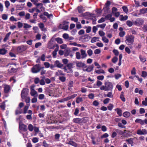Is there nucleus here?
Wrapping results in <instances>:
<instances>
[{
	"mask_svg": "<svg viewBox=\"0 0 147 147\" xmlns=\"http://www.w3.org/2000/svg\"><path fill=\"white\" fill-rule=\"evenodd\" d=\"M68 144H70L75 147H76L78 146L77 144L74 142L72 141H70L68 143Z\"/></svg>",
	"mask_w": 147,
	"mask_h": 147,
	"instance_id": "2f4dec72",
	"label": "nucleus"
},
{
	"mask_svg": "<svg viewBox=\"0 0 147 147\" xmlns=\"http://www.w3.org/2000/svg\"><path fill=\"white\" fill-rule=\"evenodd\" d=\"M53 117H50V119L48 120V123H55V121L53 120Z\"/></svg>",
	"mask_w": 147,
	"mask_h": 147,
	"instance_id": "bb28decb",
	"label": "nucleus"
},
{
	"mask_svg": "<svg viewBox=\"0 0 147 147\" xmlns=\"http://www.w3.org/2000/svg\"><path fill=\"white\" fill-rule=\"evenodd\" d=\"M7 52V51L5 49H0V55H4Z\"/></svg>",
	"mask_w": 147,
	"mask_h": 147,
	"instance_id": "c85d7f7f",
	"label": "nucleus"
},
{
	"mask_svg": "<svg viewBox=\"0 0 147 147\" xmlns=\"http://www.w3.org/2000/svg\"><path fill=\"white\" fill-rule=\"evenodd\" d=\"M78 11L79 13H81L84 10L83 9V7L82 6L79 7L78 8Z\"/></svg>",
	"mask_w": 147,
	"mask_h": 147,
	"instance_id": "79ce46f5",
	"label": "nucleus"
},
{
	"mask_svg": "<svg viewBox=\"0 0 147 147\" xmlns=\"http://www.w3.org/2000/svg\"><path fill=\"white\" fill-rule=\"evenodd\" d=\"M134 36L132 35H128L125 36V43L128 45H131L133 44L134 40Z\"/></svg>",
	"mask_w": 147,
	"mask_h": 147,
	"instance_id": "f03ea898",
	"label": "nucleus"
},
{
	"mask_svg": "<svg viewBox=\"0 0 147 147\" xmlns=\"http://www.w3.org/2000/svg\"><path fill=\"white\" fill-rule=\"evenodd\" d=\"M82 99L81 97H78L77 98L76 102L77 103H79L82 102Z\"/></svg>",
	"mask_w": 147,
	"mask_h": 147,
	"instance_id": "6e6d98bb",
	"label": "nucleus"
},
{
	"mask_svg": "<svg viewBox=\"0 0 147 147\" xmlns=\"http://www.w3.org/2000/svg\"><path fill=\"white\" fill-rule=\"evenodd\" d=\"M30 104H27V106L24 107V111L22 112V111H20L18 110H17L16 111V114H18L20 113H23L24 114H26L27 112V111L29 107L30 106Z\"/></svg>",
	"mask_w": 147,
	"mask_h": 147,
	"instance_id": "39448f33",
	"label": "nucleus"
},
{
	"mask_svg": "<svg viewBox=\"0 0 147 147\" xmlns=\"http://www.w3.org/2000/svg\"><path fill=\"white\" fill-rule=\"evenodd\" d=\"M31 26L30 25L26 23L24 24V28H29L31 27Z\"/></svg>",
	"mask_w": 147,
	"mask_h": 147,
	"instance_id": "5fc2aeb1",
	"label": "nucleus"
},
{
	"mask_svg": "<svg viewBox=\"0 0 147 147\" xmlns=\"http://www.w3.org/2000/svg\"><path fill=\"white\" fill-rule=\"evenodd\" d=\"M147 8H143L140 9V13L138 14H144L147 13Z\"/></svg>",
	"mask_w": 147,
	"mask_h": 147,
	"instance_id": "412c9836",
	"label": "nucleus"
},
{
	"mask_svg": "<svg viewBox=\"0 0 147 147\" xmlns=\"http://www.w3.org/2000/svg\"><path fill=\"white\" fill-rule=\"evenodd\" d=\"M19 128L21 130L25 131H27V127L24 124H22L21 123H19Z\"/></svg>",
	"mask_w": 147,
	"mask_h": 147,
	"instance_id": "f8f14e48",
	"label": "nucleus"
},
{
	"mask_svg": "<svg viewBox=\"0 0 147 147\" xmlns=\"http://www.w3.org/2000/svg\"><path fill=\"white\" fill-rule=\"evenodd\" d=\"M92 104L94 106H97L99 104V102L98 101L95 100L93 102Z\"/></svg>",
	"mask_w": 147,
	"mask_h": 147,
	"instance_id": "8fccbe9b",
	"label": "nucleus"
},
{
	"mask_svg": "<svg viewBox=\"0 0 147 147\" xmlns=\"http://www.w3.org/2000/svg\"><path fill=\"white\" fill-rule=\"evenodd\" d=\"M45 97V95L44 94H40L38 96V98L40 100H42Z\"/></svg>",
	"mask_w": 147,
	"mask_h": 147,
	"instance_id": "680f3d73",
	"label": "nucleus"
},
{
	"mask_svg": "<svg viewBox=\"0 0 147 147\" xmlns=\"http://www.w3.org/2000/svg\"><path fill=\"white\" fill-rule=\"evenodd\" d=\"M9 37V32L6 35L5 37L3 40L4 42H6L7 40L8 39Z\"/></svg>",
	"mask_w": 147,
	"mask_h": 147,
	"instance_id": "bf43d9fd",
	"label": "nucleus"
},
{
	"mask_svg": "<svg viewBox=\"0 0 147 147\" xmlns=\"http://www.w3.org/2000/svg\"><path fill=\"white\" fill-rule=\"evenodd\" d=\"M126 24L129 26L131 27L133 25V23L130 21L127 20L126 22Z\"/></svg>",
	"mask_w": 147,
	"mask_h": 147,
	"instance_id": "c03bdc74",
	"label": "nucleus"
},
{
	"mask_svg": "<svg viewBox=\"0 0 147 147\" xmlns=\"http://www.w3.org/2000/svg\"><path fill=\"white\" fill-rule=\"evenodd\" d=\"M68 27V22H63L62 24H60L59 26L60 28L66 30H67Z\"/></svg>",
	"mask_w": 147,
	"mask_h": 147,
	"instance_id": "423d86ee",
	"label": "nucleus"
},
{
	"mask_svg": "<svg viewBox=\"0 0 147 147\" xmlns=\"http://www.w3.org/2000/svg\"><path fill=\"white\" fill-rule=\"evenodd\" d=\"M32 2L34 5H35L36 6L39 3L38 2V0H30Z\"/></svg>",
	"mask_w": 147,
	"mask_h": 147,
	"instance_id": "37998d69",
	"label": "nucleus"
},
{
	"mask_svg": "<svg viewBox=\"0 0 147 147\" xmlns=\"http://www.w3.org/2000/svg\"><path fill=\"white\" fill-rule=\"evenodd\" d=\"M55 74L57 76H59L60 75H64V74L63 73L62 71L61 70L58 71Z\"/></svg>",
	"mask_w": 147,
	"mask_h": 147,
	"instance_id": "e433bc0d",
	"label": "nucleus"
},
{
	"mask_svg": "<svg viewBox=\"0 0 147 147\" xmlns=\"http://www.w3.org/2000/svg\"><path fill=\"white\" fill-rule=\"evenodd\" d=\"M113 105L111 104H110L107 107L108 109L110 111H111L113 108Z\"/></svg>",
	"mask_w": 147,
	"mask_h": 147,
	"instance_id": "864d4df0",
	"label": "nucleus"
},
{
	"mask_svg": "<svg viewBox=\"0 0 147 147\" xmlns=\"http://www.w3.org/2000/svg\"><path fill=\"white\" fill-rule=\"evenodd\" d=\"M98 33L100 36H104L105 35V33L102 31H99Z\"/></svg>",
	"mask_w": 147,
	"mask_h": 147,
	"instance_id": "13d9d810",
	"label": "nucleus"
},
{
	"mask_svg": "<svg viewBox=\"0 0 147 147\" xmlns=\"http://www.w3.org/2000/svg\"><path fill=\"white\" fill-rule=\"evenodd\" d=\"M117 9L115 7H113L112 9V13L114 14L115 13L117 12Z\"/></svg>",
	"mask_w": 147,
	"mask_h": 147,
	"instance_id": "a19ab883",
	"label": "nucleus"
},
{
	"mask_svg": "<svg viewBox=\"0 0 147 147\" xmlns=\"http://www.w3.org/2000/svg\"><path fill=\"white\" fill-rule=\"evenodd\" d=\"M73 121L75 123H82V119L76 118L73 119Z\"/></svg>",
	"mask_w": 147,
	"mask_h": 147,
	"instance_id": "a878e982",
	"label": "nucleus"
},
{
	"mask_svg": "<svg viewBox=\"0 0 147 147\" xmlns=\"http://www.w3.org/2000/svg\"><path fill=\"white\" fill-rule=\"evenodd\" d=\"M120 98L121 99V100L123 102H125V98L124 97V93L123 92H121V94L120 95Z\"/></svg>",
	"mask_w": 147,
	"mask_h": 147,
	"instance_id": "72a5a7b5",
	"label": "nucleus"
},
{
	"mask_svg": "<svg viewBox=\"0 0 147 147\" xmlns=\"http://www.w3.org/2000/svg\"><path fill=\"white\" fill-rule=\"evenodd\" d=\"M29 92V89L27 88H24L22 90L21 96L23 99H25L28 94Z\"/></svg>",
	"mask_w": 147,
	"mask_h": 147,
	"instance_id": "20e7f679",
	"label": "nucleus"
},
{
	"mask_svg": "<svg viewBox=\"0 0 147 147\" xmlns=\"http://www.w3.org/2000/svg\"><path fill=\"white\" fill-rule=\"evenodd\" d=\"M130 115V113L128 111H126L123 113V116L125 117H129Z\"/></svg>",
	"mask_w": 147,
	"mask_h": 147,
	"instance_id": "cd10ccee",
	"label": "nucleus"
},
{
	"mask_svg": "<svg viewBox=\"0 0 147 147\" xmlns=\"http://www.w3.org/2000/svg\"><path fill=\"white\" fill-rule=\"evenodd\" d=\"M39 27L41 29L42 31L43 32H45L47 30V29L45 28V27L44 24L42 23H40L38 24Z\"/></svg>",
	"mask_w": 147,
	"mask_h": 147,
	"instance_id": "a211bd4d",
	"label": "nucleus"
},
{
	"mask_svg": "<svg viewBox=\"0 0 147 147\" xmlns=\"http://www.w3.org/2000/svg\"><path fill=\"white\" fill-rule=\"evenodd\" d=\"M4 90L5 93H8L9 91V86L7 85H5Z\"/></svg>",
	"mask_w": 147,
	"mask_h": 147,
	"instance_id": "4be33fe9",
	"label": "nucleus"
},
{
	"mask_svg": "<svg viewBox=\"0 0 147 147\" xmlns=\"http://www.w3.org/2000/svg\"><path fill=\"white\" fill-rule=\"evenodd\" d=\"M139 58L140 61L143 63L145 62L146 60L145 57L141 55L140 56Z\"/></svg>",
	"mask_w": 147,
	"mask_h": 147,
	"instance_id": "ea45409f",
	"label": "nucleus"
},
{
	"mask_svg": "<svg viewBox=\"0 0 147 147\" xmlns=\"http://www.w3.org/2000/svg\"><path fill=\"white\" fill-rule=\"evenodd\" d=\"M85 64L82 62L78 61L76 63V65L77 67L81 68L85 66Z\"/></svg>",
	"mask_w": 147,
	"mask_h": 147,
	"instance_id": "6ab92c4d",
	"label": "nucleus"
},
{
	"mask_svg": "<svg viewBox=\"0 0 147 147\" xmlns=\"http://www.w3.org/2000/svg\"><path fill=\"white\" fill-rule=\"evenodd\" d=\"M55 40L59 44H62L63 43L62 39L61 38L58 37L55 38Z\"/></svg>",
	"mask_w": 147,
	"mask_h": 147,
	"instance_id": "c9c22d12",
	"label": "nucleus"
},
{
	"mask_svg": "<svg viewBox=\"0 0 147 147\" xmlns=\"http://www.w3.org/2000/svg\"><path fill=\"white\" fill-rule=\"evenodd\" d=\"M31 91L30 92V94L31 96L34 97H36L37 96L38 94L37 92L34 89V86H32L30 87Z\"/></svg>",
	"mask_w": 147,
	"mask_h": 147,
	"instance_id": "6e6552de",
	"label": "nucleus"
},
{
	"mask_svg": "<svg viewBox=\"0 0 147 147\" xmlns=\"http://www.w3.org/2000/svg\"><path fill=\"white\" fill-rule=\"evenodd\" d=\"M115 111H116L117 113L121 116L122 115V111L119 108H117L115 109Z\"/></svg>",
	"mask_w": 147,
	"mask_h": 147,
	"instance_id": "c756f323",
	"label": "nucleus"
},
{
	"mask_svg": "<svg viewBox=\"0 0 147 147\" xmlns=\"http://www.w3.org/2000/svg\"><path fill=\"white\" fill-rule=\"evenodd\" d=\"M87 53L88 55L90 56L92 55L93 54L92 51L91 49L88 50L87 51Z\"/></svg>",
	"mask_w": 147,
	"mask_h": 147,
	"instance_id": "69168bd1",
	"label": "nucleus"
},
{
	"mask_svg": "<svg viewBox=\"0 0 147 147\" xmlns=\"http://www.w3.org/2000/svg\"><path fill=\"white\" fill-rule=\"evenodd\" d=\"M126 141L128 142V144H131V146H133V142L131 138L126 140Z\"/></svg>",
	"mask_w": 147,
	"mask_h": 147,
	"instance_id": "f704fd0d",
	"label": "nucleus"
},
{
	"mask_svg": "<svg viewBox=\"0 0 147 147\" xmlns=\"http://www.w3.org/2000/svg\"><path fill=\"white\" fill-rule=\"evenodd\" d=\"M43 146L44 147H49V144H47L46 142V141L44 140L43 142Z\"/></svg>",
	"mask_w": 147,
	"mask_h": 147,
	"instance_id": "e2e57ef3",
	"label": "nucleus"
},
{
	"mask_svg": "<svg viewBox=\"0 0 147 147\" xmlns=\"http://www.w3.org/2000/svg\"><path fill=\"white\" fill-rule=\"evenodd\" d=\"M54 64L56 67L59 68H61L63 66V65L61 63H60L58 60H57L55 61Z\"/></svg>",
	"mask_w": 147,
	"mask_h": 147,
	"instance_id": "f3484780",
	"label": "nucleus"
},
{
	"mask_svg": "<svg viewBox=\"0 0 147 147\" xmlns=\"http://www.w3.org/2000/svg\"><path fill=\"white\" fill-rule=\"evenodd\" d=\"M147 132L146 130L145 129H139L137 131V134L139 135H145L147 134Z\"/></svg>",
	"mask_w": 147,
	"mask_h": 147,
	"instance_id": "9b49d317",
	"label": "nucleus"
},
{
	"mask_svg": "<svg viewBox=\"0 0 147 147\" xmlns=\"http://www.w3.org/2000/svg\"><path fill=\"white\" fill-rule=\"evenodd\" d=\"M131 73L132 75H135L136 74V69L135 67H134L131 71Z\"/></svg>",
	"mask_w": 147,
	"mask_h": 147,
	"instance_id": "4d7b16f0",
	"label": "nucleus"
},
{
	"mask_svg": "<svg viewBox=\"0 0 147 147\" xmlns=\"http://www.w3.org/2000/svg\"><path fill=\"white\" fill-rule=\"evenodd\" d=\"M105 85L106 86V87L107 90V91L111 90L113 88L112 84L109 82H106L105 84Z\"/></svg>",
	"mask_w": 147,
	"mask_h": 147,
	"instance_id": "9d476101",
	"label": "nucleus"
},
{
	"mask_svg": "<svg viewBox=\"0 0 147 147\" xmlns=\"http://www.w3.org/2000/svg\"><path fill=\"white\" fill-rule=\"evenodd\" d=\"M94 72L98 74H105V71L104 70L102 69H98L94 71Z\"/></svg>",
	"mask_w": 147,
	"mask_h": 147,
	"instance_id": "5701e85b",
	"label": "nucleus"
},
{
	"mask_svg": "<svg viewBox=\"0 0 147 147\" xmlns=\"http://www.w3.org/2000/svg\"><path fill=\"white\" fill-rule=\"evenodd\" d=\"M40 65L39 64L36 65L32 68V72L33 73H37L40 71Z\"/></svg>",
	"mask_w": 147,
	"mask_h": 147,
	"instance_id": "0eeeda50",
	"label": "nucleus"
},
{
	"mask_svg": "<svg viewBox=\"0 0 147 147\" xmlns=\"http://www.w3.org/2000/svg\"><path fill=\"white\" fill-rule=\"evenodd\" d=\"M102 40L105 43H108L109 42L108 39L105 36H103L102 37Z\"/></svg>",
	"mask_w": 147,
	"mask_h": 147,
	"instance_id": "4c0bfd02",
	"label": "nucleus"
},
{
	"mask_svg": "<svg viewBox=\"0 0 147 147\" xmlns=\"http://www.w3.org/2000/svg\"><path fill=\"white\" fill-rule=\"evenodd\" d=\"M110 100V99L109 98H107L104 100L103 103L104 104H107L109 103Z\"/></svg>",
	"mask_w": 147,
	"mask_h": 147,
	"instance_id": "338daca9",
	"label": "nucleus"
},
{
	"mask_svg": "<svg viewBox=\"0 0 147 147\" xmlns=\"http://www.w3.org/2000/svg\"><path fill=\"white\" fill-rule=\"evenodd\" d=\"M44 64L46 68H48L50 67V64L48 62H45L44 63Z\"/></svg>",
	"mask_w": 147,
	"mask_h": 147,
	"instance_id": "0e129e2a",
	"label": "nucleus"
},
{
	"mask_svg": "<svg viewBox=\"0 0 147 147\" xmlns=\"http://www.w3.org/2000/svg\"><path fill=\"white\" fill-rule=\"evenodd\" d=\"M112 17L111 14H109L107 15L105 17V19L107 20H109Z\"/></svg>",
	"mask_w": 147,
	"mask_h": 147,
	"instance_id": "052dcab7",
	"label": "nucleus"
},
{
	"mask_svg": "<svg viewBox=\"0 0 147 147\" xmlns=\"http://www.w3.org/2000/svg\"><path fill=\"white\" fill-rule=\"evenodd\" d=\"M45 54H42L40 57H38V59L36 61V62L37 63H39L40 62V60H41L42 61H45Z\"/></svg>",
	"mask_w": 147,
	"mask_h": 147,
	"instance_id": "2eb2a0df",
	"label": "nucleus"
},
{
	"mask_svg": "<svg viewBox=\"0 0 147 147\" xmlns=\"http://www.w3.org/2000/svg\"><path fill=\"white\" fill-rule=\"evenodd\" d=\"M118 60V58L117 57H114L112 59V62L114 63H115L117 62Z\"/></svg>",
	"mask_w": 147,
	"mask_h": 147,
	"instance_id": "49530a36",
	"label": "nucleus"
},
{
	"mask_svg": "<svg viewBox=\"0 0 147 147\" xmlns=\"http://www.w3.org/2000/svg\"><path fill=\"white\" fill-rule=\"evenodd\" d=\"M88 36H82L80 39V41L83 42H85L88 40Z\"/></svg>",
	"mask_w": 147,
	"mask_h": 147,
	"instance_id": "aec40b11",
	"label": "nucleus"
},
{
	"mask_svg": "<svg viewBox=\"0 0 147 147\" xmlns=\"http://www.w3.org/2000/svg\"><path fill=\"white\" fill-rule=\"evenodd\" d=\"M37 6L39 8L41 9V11H43L44 10L45 8L43 6V5L42 3H39Z\"/></svg>",
	"mask_w": 147,
	"mask_h": 147,
	"instance_id": "58836bf2",
	"label": "nucleus"
},
{
	"mask_svg": "<svg viewBox=\"0 0 147 147\" xmlns=\"http://www.w3.org/2000/svg\"><path fill=\"white\" fill-rule=\"evenodd\" d=\"M120 20L121 21L125 20L127 19L128 16H123V15H121L120 17Z\"/></svg>",
	"mask_w": 147,
	"mask_h": 147,
	"instance_id": "473e14b6",
	"label": "nucleus"
},
{
	"mask_svg": "<svg viewBox=\"0 0 147 147\" xmlns=\"http://www.w3.org/2000/svg\"><path fill=\"white\" fill-rule=\"evenodd\" d=\"M28 129L30 131H32L33 129V126L32 124H30L28 126Z\"/></svg>",
	"mask_w": 147,
	"mask_h": 147,
	"instance_id": "de8ad7c7",
	"label": "nucleus"
},
{
	"mask_svg": "<svg viewBox=\"0 0 147 147\" xmlns=\"http://www.w3.org/2000/svg\"><path fill=\"white\" fill-rule=\"evenodd\" d=\"M44 15L47 16L48 18H50L51 17H53V15L52 13L49 14V13L47 12H45L44 13Z\"/></svg>",
	"mask_w": 147,
	"mask_h": 147,
	"instance_id": "7c9ffc66",
	"label": "nucleus"
},
{
	"mask_svg": "<svg viewBox=\"0 0 147 147\" xmlns=\"http://www.w3.org/2000/svg\"><path fill=\"white\" fill-rule=\"evenodd\" d=\"M105 96H107L109 98H112L113 97V95L112 92H109L106 95H105Z\"/></svg>",
	"mask_w": 147,
	"mask_h": 147,
	"instance_id": "603ef678",
	"label": "nucleus"
},
{
	"mask_svg": "<svg viewBox=\"0 0 147 147\" xmlns=\"http://www.w3.org/2000/svg\"><path fill=\"white\" fill-rule=\"evenodd\" d=\"M130 133L131 132L129 131L124 130L123 131V136L125 137H128L130 136Z\"/></svg>",
	"mask_w": 147,
	"mask_h": 147,
	"instance_id": "4468645a",
	"label": "nucleus"
},
{
	"mask_svg": "<svg viewBox=\"0 0 147 147\" xmlns=\"http://www.w3.org/2000/svg\"><path fill=\"white\" fill-rule=\"evenodd\" d=\"M94 68V66L93 65L89 66L86 69V70L87 72H90L92 71Z\"/></svg>",
	"mask_w": 147,
	"mask_h": 147,
	"instance_id": "393cba45",
	"label": "nucleus"
},
{
	"mask_svg": "<svg viewBox=\"0 0 147 147\" xmlns=\"http://www.w3.org/2000/svg\"><path fill=\"white\" fill-rule=\"evenodd\" d=\"M99 39V38L98 37H94L92 39L91 42L92 43L95 42L96 41H98Z\"/></svg>",
	"mask_w": 147,
	"mask_h": 147,
	"instance_id": "b1692460",
	"label": "nucleus"
},
{
	"mask_svg": "<svg viewBox=\"0 0 147 147\" xmlns=\"http://www.w3.org/2000/svg\"><path fill=\"white\" fill-rule=\"evenodd\" d=\"M69 36V35L66 33L64 34L62 36L63 38L67 40Z\"/></svg>",
	"mask_w": 147,
	"mask_h": 147,
	"instance_id": "3c124183",
	"label": "nucleus"
},
{
	"mask_svg": "<svg viewBox=\"0 0 147 147\" xmlns=\"http://www.w3.org/2000/svg\"><path fill=\"white\" fill-rule=\"evenodd\" d=\"M88 121V119L87 117L84 118L82 119V123H86Z\"/></svg>",
	"mask_w": 147,
	"mask_h": 147,
	"instance_id": "09e8293b",
	"label": "nucleus"
},
{
	"mask_svg": "<svg viewBox=\"0 0 147 147\" xmlns=\"http://www.w3.org/2000/svg\"><path fill=\"white\" fill-rule=\"evenodd\" d=\"M73 64L69 63L63 68L64 71L67 73H70L72 72V69L73 68Z\"/></svg>",
	"mask_w": 147,
	"mask_h": 147,
	"instance_id": "7ed1b4c3",
	"label": "nucleus"
},
{
	"mask_svg": "<svg viewBox=\"0 0 147 147\" xmlns=\"http://www.w3.org/2000/svg\"><path fill=\"white\" fill-rule=\"evenodd\" d=\"M144 21L141 19L138 18L135 21L134 24L137 26H139L142 25L144 23Z\"/></svg>",
	"mask_w": 147,
	"mask_h": 147,
	"instance_id": "1a4fd4ad",
	"label": "nucleus"
},
{
	"mask_svg": "<svg viewBox=\"0 0 147 147\" xmlns=\"http://www.w3.org/2000/svg\"><path fill=\"white\" fill-rule=\"evenodd\" d=\"M87 56L86 51L82 49L80 50V53L79 52H77L76 53V58L78 60L83 59Z\"/></svg>",
	"mask_w": 147,
	"mask_h": 147,
	"instance_id": "f257e3e1",
	"label": "nucleus"
},
{
	"mask_svg": "<svg viewBox=\"0 0 147 147\" xmlns=\"http://www.w3.org/2000/svg\"><path fill=\"white\" fill-rule=\"evenodd\" d=\"M48 47L49 49H53L54 48L55 46L54 45L53 40H51L49 42Z\"/></svg>",
	"mask_w": 147,
	"mask_h": 147,
	"instance_id": "dca6fc26",
	"label": "nucleus"
},
{
	"mask_svg": "<svg viewBox=\"0 0 147 147\" xmlns=\"http://www.w3.org/2000/svg\"><path fill=\"white\" fill-rule=\"evenodd\" d=\"M88 97L89 98L91 99H93L94 98V95L93 94L91 93V94H89L88 95Z\"/></svg>",
	"mask_w": 147,
	"mask_h": 147,
	"instance_id": "774afa93",
	"label": "nucleus"
},
{
	"mask_svg": "<svg viewBox=\"0 0 147 147\" xmlns=\"http://www.w3.org/2000/svg\"><path fill=\"white\" fill-rule=\"evenodd\" d=\"M27 48V47L26 46L22 45L18 47L17 48V50L19 52H21L26 50Z\"/></svg>",
	"mask_w": 147,
	"mask_h": 147,
	"instance_id": "ddd939ff",
	"label": "nucleus"
},
{
	"mask_svg": "<svg viewBox=\"0 0 147 147\" xmlns=\"http://www.w3.org/2000/svg\"><path fill=\"white\" fill-rule=\"evenodd\" d=\"M33 30H34V33H38V28L37 26H34L33 28Z\"/></svg>",
	"mask_w": 147,
	"mask_h": 147,
	"instance_id": "a18cd8bd",
	"label": "nucleus"
}]
</instances>
